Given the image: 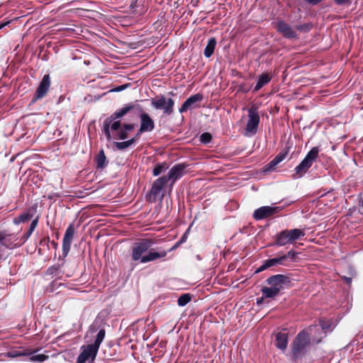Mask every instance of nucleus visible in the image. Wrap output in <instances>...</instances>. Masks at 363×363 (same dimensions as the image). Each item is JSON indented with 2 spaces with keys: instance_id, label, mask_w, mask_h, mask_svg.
<instances>
[{
  "instance_id": "obj_2",
  "label": "nucleus",
  "mask_w": 363,
  "mask_h": 363,
  "mask_svg": "<svg viewBox=\"0 0 363 363\" xmlns=\"http://www.w3.org/2000/svg\"><path fill=\"white\" fill-rule=\"evenodd\" d=\"M105 337V330L101 329L96 335L95 341L93 344L83 347V350L78 356L77 363H85L89 359L93 361L97 354L99 346Z\"/></svg>"
},
{
  "instance_id": "obj_16",
  "label": "nucleus",
  "mask_w": 363,
  "mask_h": 363,
  "mask_svg": "<svg viewBox=\"0 0 363 363\" xmlns=\"http://www.w3.org/2000/svg\"><path fill=\"white\" fill-rule=\"evenodd\" d=\"M203 96L200 94H196L193 96H191L183 103V104L179 108V112L184 113L189 109L199 107L198 103L201 102Z\"/></svg>"
},
{
  "instance_id": "obj_29",
  "label": "nucleus",
  "mask_w": 363,
  "mask_h": 363,
  "mask_svg": "<svg viewBox=\"0 0 363 363\" xmlns=\"http://www.w3.org/2000/svg\"><path fill=\"white\" fill-rule=\"evenodd\" d=\"M134 142L135 140L133 138L131 140L124 142H116L115 143V145L118 150H125L129 147L131 145H133Z\"/></svg>"
},
{
  "instance_id": "obj_36",
  "label": "nucleus",
  "mask_w": 363,
  "mask_h": 363,
  "mask_svg": "<svg viewBox=\"0 0 363 363\" xmlns=\"http://www.w3.org/2000/svg\"><path fill=\"white\" fill-rule=\"evenodd\" d=\"M110 127L113 131L118 132L121 128V123L120 121H113V123H110Z\"/></svg>"
},
{
  "instance_id": "obj_9",
  "label": "nucleus",
  "mask_w": 363,
  "mask_h": 363,
  "mask_svg": "<svg viewBox=\"0 0 363 363\" xmlns=\"http://www.w3.org/2000/svg\"><path fill=\"white\" fill-rule=\"evenodd\" d=\"M151 104L155 109L162 110L167 116L171 115L174 111V100L170 98L167 99L164 96H159L152 99Z\"/></svg>"
},
{
  "instance_id": "obj_41",
  "label": "nucleus",
  "mask_w": 363,
  "mask_h": 363,
  "mask_svg": "<svg viewBox=\"0 0 363 363\" xmlns=\"http://www.w3.org/2000/svg\"><path fill=\"white\" fill-rule=\"evenodd\" d=\"M335 1L340 5L344 4L347 2V0H335Z\"/></svg>"
},
{
  "instance_id": "obj_13",
  "label": "nucleus",
  "mask_w": 363,
  "mask_h": 363,
  "mask_svg": "<svg viewBox=\"0 0 363 363\" xmlns=\"http://www.w3.org/2000/svg\"><path fill=\"white\" fill-rule=\"evenodd\" d=\"M186 165L184 163L177 164L173 166L166 177H167L168 182H171V184L173 185L174 182L180 179L186 173Z\"/></svg>"
},
{
  "instance_id": "obj_24",
  "label": "nucleus",
  "mask_w": 363,
  "mask_h": 363,
  "mask_svg": "<svg viewBox=\"0 0 363 363\" xmlns=\"http://www.w3.org/2000/svg\"><path fill=\"white\" fill-rule=\"evenodd\" d=\"M285 155L279 154L277 155L266 167L264 171H270L275 168V167L284 160Z\"/></svg>"
},
{
  "instance_id": "obj_27",
  "label": "nucleus",
  "mask_w": 363,
  "mask_h": 363,
  "mask_svg": "<svg viewBox=\"0 0 363 363\" xmlns=\"http://www.w3.org/2000/svg\"><path fill=\"white\" fill-rule=\"evenodd\" d=\"M168 167V164L166 162L157 164L153 169L152 174L155 177L158 176L164 172Z\"/></svg>"
},
{
  "instance_id": "obj_11",
  "label": "nucleus",
  "mask_w": 363,
  "mask_h": 363,
  "mask_svg": "<svg viewBox=\"0 0 363 363\" xmlns=\"http://www.w3.org/2000/svg\"><path fill=\"white\" fill-rule=\"evenodd\" d=\"M18 236L16 233H9L6 231H0V247H5L9 249H13L22 245L18 242Z\"/></svg>"
},
{
  "instance_id": "obj_19",
  "label": "nucleus",
  "mask_w": 363,
  "mask_h": 363,
  "mask_svg": "<svg viewBox=\"0 0 363 363\" xmlns=\"http://www.w3.org/2000/svg\"><path fill=\"white\" fill-rule=\"evenodd\" d=\"M277 30L287 38H295L297 37L296 31L286 23L280 21L277 23Z\"/></svg>"
},
{
  "instance_id": "obj_23",
  "label": "nucleus",
  "mask_w": 363,
  "mask_h": 363,
  "mask_svg": "<svg viewBox=\"0 0 363 363\" xmlns=\"http://www.w3.org/2000/svg\"><path fill=\"white\" fill-rule=\"evenodd\" d=\"M271 77L268 74H262L258 78L257 83L255 87V91H257L259 90L263 86L269 83Z\"/></svg>"
},
{
  "instance_id": "obj_21",
  "label": "nucleus",
  "mask_w": 363,
  "mask_h": 363,
  "mask_svg": "<svg viewBox=\"0 0 363 363\" xmlns=\"http://www.w3.org/2000/svg\"><path fill=\"white\" fill-rule=\"evenodd\" d=\"M135 107H136V106L135 104H130V105L125 106L121 110L113 113L109 119L111 121H113L116 119L120 118L123 117V116H125V114H127L130 111L135 109Z\"/></svg>"
},
{
  "instance_id": "obj_15",
  "label": "nucleus",
  "mask_w": 363,
  "mask_h": 363,
  "mask_svg": "<svg viewBox=\"0 0 363 363\" xmlns=\"http://www.w3.org/2000/svg\"><path fill=\"white\" fill-rule=\"evenodd\" d=\"M50 86V79L48 74L44 75L40 85L38 86L35 94L32 100V102H35L37 100L42 99L47 94Z\"/></svg>"
},
{
  "instance_id": "obj_22",
  "label": "nucleus",
  "mask_w": 363,
  "mask_h": 363,
  "mask_svg": "<svg viewBox=\"0 0 363 363\" xmlns=\"http://www.w3.org/2000/svg\"><path fill=\"white\" fill-rule=\"evenodd\" d=\"M216 45V40L215 38H211V39L208 40V44L206 46L203 52L204 55L206 57H210L213 55Z\"/></svg>"
},
{
  "instance_id": "obj_42",
  "label": "nucleus",
  "mask_w": 363,
  "mask_h": 363,
  "mask_svg": "<svg viewBox=\"0 0 363 363\" xmlns=\"http://www.w3.org/2000/svg\"><path fill=\"white\" fill-rule=\"evenodd\" d=\"M264 298H265V297H264V296H262V297H261L260 298H258V299L257 300V304H260V303H262L263 302V301H264Z\"/></svg>"
},
{
  "instance_id": "obj_6",
  "label": "nucleus",
  "mask_w": 363,
  "mask_h": 363,
  "mask_svg": "<svg viewBox=\"0 0 363 363\" xmlns=\"http://www.w3.org/2000/svg\"><path fill=\"white\" fill-rule=\"evenodd\" d=\"M310 333L308 329L307 330H303L298 333L295 338L292 345V353L294 359H297L301 357L310 342Z\"/></svg>"
},
{
  "instance_id": "obj_46",
  "label": "nucleus",
  "mask_w": 363,
  "mask_h": 363,
  "mask_svg": "<svg viewBox=\"0 0 363 363\" xmlns=\"http://www.w3.org/2000/svg\"><path fill=\"white\" fill-rule=\"evenodd\" d=\"M135 106H136V107L135 108H140V111L141 112L142 108H140V106H138L137 105H135Z\"/></svg>"
},
{
  "instance_id": "obj_10",
  "label": "nucleus",
  "mask_w": 363,
  "mask_h": 363,
  "mask_svg": "<svg viewBox=\"0 0 363 363\" xmlns=\"http://www.w3.org/2000/svg\"><path fill=\"white\" fill-rule=\"evenodd\" d=\"M259 123V116L257 108L255 106L248 109V121L245 127L247 135H255L257 133Z\"/></svg>"
},
{
  "instance_id": "obj_39",
  "label": "nucleus",
  "mask_w": 363,
  "mask_h": 363,
  "mask_svg": "<svg viewBox=\"0 0 363 363\" xmlns=\"http://www.w3.org/2000/svg\"><path fill=\"white\" fill-rule=\"evenodd\" d=\"M307 2L311 4H318L321 0H306Z\"/></svg>"
},
{
  "instance_id": "obj_1",
  "label": "nucleus",
  "mask_w": 363,
  "mask_h": 363,
  "mask_svg": "<svg viewBox=\"0 0 363 363\" xmlns=\"http://www.w3.org/2000/svg\"><path fill=\"white\" fill-rule=\"evenodd\" d=\"M152 245L153 242L149 239H143L135 242L132 247V259L144 264L167 256L165 250L156 251L151 249Z\"/></svg>"
},
{
  "instance_id": "obj_47",
  "label": "nucleus",
  "mask_w": 363,
  "mask_h": 363,
  "mask_svg": "<svg viewBox=\"0 0 363 363\" xmlns=\"http://www.w3.org/2000/svg\"><path fill=\"white\" fill-rule=\"evenodd\" d=\"M362 206H363V199L361 201Z\"/></svg>"
},
{
  "instance_id": "obj_33",
  "label": "nucleus",
  "mask_w": 363,
  "mask_h": 363,
  "mask_svg": "<svg viewBox=\"0 0 363 363\" xmlns=\"http://www.w3.org/2000/svg\"><path fill=\"white\" fill-rule=\"evenodd\" d=\"M48 358V356L43 354H39L33 355L32 357H30V359L33 362H42L46 360Z\"/></svg>"
},
{
  "instance_id": "obj_37",
  "label": "nucleus",
  "mask_w": 363,
  "mask_h": 363,
  "mask_svg": "<svg viewBox=\"0 0 363 363\" xmlns=\"http://www.w3.org/2000/svg\"><path fill=\"white\" fill-rule=\"evenodd\" d=\"M135 125L133 124H125L123 125V128L125 129L128 132L131 131L134 129Z\"/></svg>"
},
{
  "instance_id": "obj_14",
  "label": "nucleus",
  "mask_w": 363,
  "mask_h": 363,
  "mask_svg": "<svg viewBox=\"0 0 363 363\" xmlns=\"http://www.w3.org/2000/svg\"><path fill=\"white\" fill-rule=\"evenodd\" d=\"M281 210L280 207L272 206H262L254 211L253 217L256 220H262L268 218L275 213H277Z\"/></svg>"
},
{
  "instance_id": "obj_8",
  "label": "nucleus",
  "mask_w": 363,
  "mask_h": 363,
  "mask_svg": "<svg viewBox=\"0 0 363 363\" xmlns=\"http://www.w3.org/2000/svg\"><path fill=\"white\" fill-rule=\"evenodd\" d=\"M320 328L316 325L309 327L308 331L311 335V340L314 343L320 342L321 338L323 337V333L326 334L328 332L333 329L332 324L329 321L320 320Z\"/></svg>"
},
{
  "instance_id": "obj_7",
  "label": "nucleus",
  "mask_w": 363,
  "mask_h": 363,
  "mask_svg": "<svg viewBox=\"0 0 363 363\" xmlns=\"http://www.w3.org/2000/svg\"><path fill=\"white\" fill-rule=\"evenodd\" d=\"M167 182V177L163 176L157 179L152 185L151 189L147 195V200L150 202H156L157 200H162L163 198L162 191Z\"/></svg>"
},
{
  "instance_id": "obj_38",
  "label": "nucleus",
  "mask_w": 363,
  "mask_h": 363,
  "mask_svg": "<svg viewBox=\"0 0 363 363\" xmlns=\"http://www.w3.org/2000/svg\"><path fill=\"white\" fill-rule=\"evenodd\" d=\"M126 87H127L126 84L118 86L116 87L113 91H121L124 90Z\"/></svg>"
},
{
  "instance_id": "obj_31",
  "label": "nucleus",
  "mask_w": 363,
  "mask_h": 363,
  "mask_svg": "<svg viewBox=\"0 0 363 363\" xmlns=\"http://www.w3.org/2000/svg\"><path fill=\"white\" fill-rule=\"evenodd\" d=\"M191 301L189 294H185L182 295L177 300V303L179 306H186Z\"/></svg>"
},
{
  "instance_id": "obj_17",
  "label": "nucleus",
  "mask_w": 363,
  "mask_h": 363,
  "mask_svg": "<svg viewBox=\"0 0 363 363\" xmlns=\"http://www.w3.org/2000/svg\"><path fill=\"white\" fill-rule=\"evenodd\" d=\"M74 235V228L72 225H70L66 230L63 241H62V251L63 255L67 256L70 250L71 244Z\"/></svg>"
},
{
  "instance_id": "obj_28",
  "label": "nucleus",
  "mask_w": 363,
  "mask_h": 363,
  "mask_svg": "<svg viewBox=\"0 0 363 363\" xmlns=\"http://www.w3.org/2000/svg\"><path fill=\"white\" fill-rule=\"evenodd\" d=\"M32 217L33 215H31L28 212H26L15 218L13 219V223L16 225L20 224L21 223H26Z\"/></svg>"
},
{
  "instance_id": "obj_12",
  "label": "nucleus",
  "mask_w": 363,
  "mask_h": 363,
  "mask_svg": "<svg viewBox=\"0 0 363 363\" xmlns=\"http://www.w3.org/2000/svg\"><path fill=\"white\" fill-rule=\"evenodd\" d=\"M266 282L267 284L270 285L271 287L278 289V291L280 292L284 285L289 284L290 280L289 278L285 275L276 274L269 277L266 280Z\"/></svg>"
},
{
  "instance_id": "obj_44",
  "label": "nucleus",
  "mask_w": 363,
  "mask_h": 363,
  "mask_svg": "<svg viewBox=\"0 0 363 363\" xmlns=\"http://www.w3.org/2000/svg\"><path fill=\"white\" fill-rule=\"evenodd\" d=\"M298 30H303L305 28H307V26H299L297 27Z\"/></svg>"
},
{
  "instance_id": "obj_3",
  "label": "nucleus",
  "mask_w": 363,
  "mask_h": 363,
  "mask_svg": "<svg viewBox=\"0 0 363 363\" xmlns=\"http://www.w3.org/2000/svg\"><path fill=\"white\" fill-rule=\"evenodd\" d=\"M306 235L303 229L294 228L284 230L278 233L276 236L275 243L278 246H284L288 244H293Z\"/></svg>"
},
{
  "instance_id": "obj_45",
  "label": "nucleus",
  "mask_w": 363,
  "mask_h": 363,
  "mask_svg": "<svg viewBox=\"0 0 363 363\" xmlns=\"http://www.w3.org/2000/svg\"><path fill=\"white\" fill-rule=\"evenodd\" d=\"M345 280L347 284H350L352 281V279L349 277H345Z\"/></svg>"
},
{
  "instance_id": "obj_35",
  "label": "nucleus",
  "mask_w": 363,
  "mask_h": 363,
  "mask_svg": "<svg viewBox=\"0 0 363 363\" xmlns=\"http://www.w3.org/2000/svg\"><path fill=\"white\" fill-rule=\"evenodd\" d=\"M212 139L211 135L208 133H204L201 135V141L203 143H209Z\"/></svg>"
},
{
  "instance_id": "obj_26",
  "label": "nucleus",
  "mask_w": 363,
  "mask_h": 363,
  "mask_svg": "<svg viewBox=\"0 0 363 363\" xmlns=\"http://www.w3.org/2000/svg\"><path fill=\"white\" fill-rule=\"evenodd\" d=\"M96 166L98 168H104L106 166V158L103 150H100L96 158Z\"/></svg>"
},
{
  "instance_id": "obj_18",
  "label": "nucleus",
  "mask_w": 363,
  "mask_h": 363,
  "mask_svg": "<svg viewBox=\"0 0 363 363\" xmlns=\"http://www.w3.org/2000/svg\"><path fill=\"white\" fill-rule=\"evenodd\" d=\"M140 117L141 121L140 128L139 130L140 133L152 131L155 128V123L150 116L141 110Z\"/></svg>"
},
{
  "instance_id": "obj_30",
  "label": "nucleus",
  "mask_w": 363,
  "mask_h": 363,
  "mask_svg": "<svg viewBox=\"0 0 363 363\" xmlns=\"http://www.w3.org/2000/svg\"><path fill=\"white\" fill-rule=\"evenodd\" d=\"M38 225V219H34L31 223H30V228L28 230V232L25 234L24 237H23V242H24L26 240L28 239V238L31 235V234L33 233V230H35V228H36Z\"/></svg>"
},
{
  "instance_id": "obj_4",
  "label": "nucleus",
  "mask_w": 363,
  "mask_h": 363,
  "mask_svg": "<svg viewBox=\"0 0 363 363\" xmlns=\"http://www.w3.org/2000/svg\"><path fill=\"white\" fill-rule=\"evenodd\" d=\"M298 255V252L294 250H290L286 255H279L277 257L267 259L257 269V272H260L273 266H288L290 262H295L297 259Z\"/></svg>"
},
{
  "instance_id": "obj_34",
  "label": "nucleus",
  "mask_w": 363,
  "mask_h": 363,
  "mask_svg": "<svg viewBox=\"0 0 363 363\" xmlns=\"http://www.w3.org/2000/svg\"><path fill=\"white\" fill-rule=\"evenodd\" d=\"M128 131L123 128L120 129L118 132H117L116 138L118 140H124L127 138Z\"/></svg>"
},
{
  "instance_id": "obj_25",
  "label": "nucleus",
  "mask_w": 363,
  "mask_h": 363,
  "mask_svg": "<svg viewBox=\"0 0 363 363\" xmlns=\"http://www.w3.org/2000/svg\"><path fill=\"white\" fill-rule=\"evenodd\" d=\"M261 291L265 298H274L279 294L278 289L271 286H264L262 289Z\"/></svg>"
},
{
  "instance_id": "obj_32",
  "label": "nucleus",
  "mask_w": 363,
  "mask_h": 363,
  "mask_svg": "<svg viewBox=\"0 0 363 363\" xmlns=\"http://www.w3.org/2000/svg\"><path fill=\"white\" fill-rule=\"evenodd\" d=\"M112 121L107 118L105 122H104V134L107 138V140H111V133H110V123H111Z\"/></svg>"
},
{
  "instance_id": "obj_5",
  "label": "nucleus",
  "mask_w": 363,
  "mask_h": 363,
  "mask_svg": "<svg viewBox=\"0 0 363 363\" xmlns=\"http://www.w3.org/2000/svg\"><path fill=\"white\" fill-rule=\"evenodd\" d=\"M319 154V148L318 147H313L306 155L301 162L295 168L296 174L294 178L302 177L316 161Z\"/></svg>"
},
{
  "instance_id": "obj_43",
  "label": "nucleus",
  "mask_w": 363,
  "mask_h": 363,
  "mask_svg": "<svg viewBox=\"0 0 363 363\" xmlns=\"http://www.w3.org/2000/svg\"><path fill=\"white\" fill-rule=\"evenodd\" d=\"M9 23V21H7V22L4 23H0V29L3 28L4 26L8 25Z\"/></svg>"
},
{
  "instance_id": "obj_40",
  "label": "nucleus",
  "mask_w": 363,
  "mask_h": 363,
  "mask_svg": "<svg viewBox=\"0 0 363 363\" xmlns=\"http://www.w3.org/2000/svg\"><path fill=\"white\" fill-rule=\"evenodd\" d=\"M20 354L16 352H9V356L10 357H17V356H19Z\"/></svg>"
},
{
  "instance_id": "obj_20",
  "label": "nucleus",
  "mask_w": 363,
  "mask_h": 363,
  "mask_svg": "<svg viewBox=\"0 0 363 363\" xmlns=\"http://www.w3.org/2000/svg\"><path fill=\"white\" fill-rule=\"evenodd\" d=\"M288 344V335L285 333H278L276 335V346L282 350H284Z\"/></svg>"
}]
</instances>
